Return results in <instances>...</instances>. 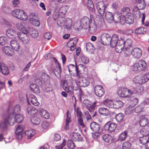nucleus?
Instances as JSON below:
<instances>
[{
  "mask_svg": "<svg viewBox=\"0 0 149 149\" xmlns=\"http://www.w3.org/2000/svg\"><path fill=\"white\" fill-rule=\"evenodd\" d=\"M91 20L88 17L84 16L81 20L80 24L79 22L77 23L74 24V27L78 31H79L82 29H87L88 28L89 25L91 22Z\"/></svg>",
  "mask_w": 149,
  "mask_h": 149,
  "instance_id": "obj_1",
  "label": "nucleus"
},
{
  "mask_svg": "<svg viewBox=\"0 0 149 149\" xmlns=\"http://www.w3.org/2000/svg\"><path fill=\"white\" fill-rule=\"evenodd\" d=\"M149 80V72L143 75H139L135 77L133 79V82L136 84L142 85Z\"/></svg>",
  "mask_w": 149,
  "mask_h": 149,
  "instance_id": "obj_2",
  "label": "nucleus"
},
{
  "mask_svg": "<svg viewBox=\"0 0 149 149\" xmlns=\"http://www.w3.org/2000/svg\"><path fill=\"white\" fill-rule=\"evenodd\" d=\"M62 87L63 88L65 91L68 93H70V94H71L72 93V89H73L75 91L79 90V91H81L78 86H77V87L75 86V88H75V85H74L73 86L72 81L71 80H69L68 81V84H69L70 83V87L68 86L67 81H62Z\"/></svg>",
  "mask_w": 149,
  "mask_h": 149,
  "instance_id": "obj_3",
  "label": "nucleus"
},
{
  "mask_svg": "<svg viewBox=\"0 0 149 149\" xmlns=\"http://www.w3.org/2000/svg\"><path fill=\"white\" fill-rule=\"evenodd\" d=\"M118 95L122 97H129L133 94V91L127 88H119L117 91Z\"/></svg>",
  "mask_w": 149,
  "mask_h": 149,
  "instance_id": "obj_4",
  "label": "nucleus"
},
{
  "mask_svg": "<svg viewBox=\"0 0 149 149\" xmlns=\"http://www.w3.org/2000/svg\"><path fill=\"white\" fill-rule=\"evenodd\" d=\"M95 3L97 10L101 16L104 15L105 8L103 0H96Z\"/></svg>",
  "mask_w": 149,
  "mask_h": 149,
  "instance_id": "obj_5",
  "label": "nucleus"
},
{
  "mask_svg": "<svg viewBox=\"0 0 149 149\" xmlns=\"http://www.w3.org/2000/svg\"><path fill=\"white\" fill-rule=\"evenodd\" d=\"M111 36L109 34L104 33L101 36V41L102 43L104 45H108L109 44V40Z\"/></svg>",
  "mask_w": 149,
  "mask_h": 149,
  "instance_id": "obj_6",
  "label": "nucleus"
},
{
  "mask_svg": "<svg viewBox=\"0 0 149 149\" xmlns=\"http://www.w3.org/2000/svg\"><path fill=\"white\" fill-rule=\"evenodd\" d=\"M94 91L95 95L98 97H102L104 94V89L101 85H96L95 87Z\"/></svg>",
  "mask_w": 149,
  "mask_h": 149,
  "instance_id": "obj_7",
  "label": "nucleus"
},
{
  "mask_svg": "<svg viewBox=\"0 0 149 149\" xmlns=\"http://www.w3.org/2000/svg\"><path fill=\"white\" fill-rule=\"evenodd\" d=\"M83 103L90 111L92 112L94 111L96 104V102L92 103L89 100H86L84 101Z\"/></svg>",
  "mask_w": 149,
  "mask_h": 149,
  "instance_id": "obj_8",
  "label": "nucleus"
},
{
  "mask_svg": "<svg viewBox=\"0 0 149 149\" xmlns=\"http://www.w3.org/2000/svg\"><path fill=\"white\" fill-rule=\"evenodd\" d=\"M116 127V124L114 123H111L110 122L108 121L104 125V128L106 131L111 132L115 129Z\"/></svg>",
  "mask_w": 149,
  "mask_h": 149,
  "instance_id": "obj_9",
  "label": "nucleus"
},
{
  "mask_svg": "<svg viewBox=\"0 0 149 149\" xmlns=\"http://www.w3.org/2000/svg\"><path fill=\"white\" fill-rule=\"evenodd\" d=\"M24 109L27 113L31 116H35L38 111L36 109L29 104Z\"/></svg>",
  "mask_w": 149,
  "mask_h": 149,
  "instance_id": "obj_10",
  "label": "nucleus"
},
{
  "mask_svg": "<svg viewBox=\"0 0 149 149\" xmlns=\"http://www.w3.org/2000/svg\"><path fill=\"white\" fill-rule=\"evenodd\" d=\"M0 72L4 75H8L9 73V70L8 67L2 62H0Z\"/></svg>",
  "mask_w": 149,
  "mask_h": 149,
  "instance_id": "obj_11",
  "label": "nucleus"
},
{
  "mask_svg": "<svg viewBox=\"0 0 149 149\" xmlns=\"http://www.w3.org/2000/svg\"><path fill=\"white\" fill-rule=\"evenodd\" d=\"M17 36L19 39L24 43H27L29 41V38L27 35L24 34L22 32H18Z\"/></svg>",
  "mask_w": 149,
  "mask_h": 149,
  "instance_id": "obj_12",
  "label": "nucleus"
},
{
  "mask_svg": "<svg viewBox=\"0 0 149 149\" xmlns=\"http://www.w3.org/2000/svg\"><path fill=\"white\" fill-rule=\"evenodd\" d=\"M119 40L117 35L116 34H113L112 37H111V39L109 40V44L111 46L113 47H115L118 43Z\"/></svg>",
  "mask_w": 149,
  "mask_h": 149,
  "instance_id": "obj_13",
  "label": "nucleus"
},
{
  "mask_svg": "<svg viewBox=\"0 0 149 149\" xmlns=\"http://www.w3.org/2000/svg\"><path fill=\"white\" fill-rule=\"evenodd\" d=\"M90 127L91 129L93 132L97 134L99 133L100 130V126L97 123L93 122L91 124Z\"/></svg>",
  "mask_w": 149,
  "mask_h": 149,
  "instance_id": "obj_14",
  "label": "nucleus"
},
{
  "mask_svg": "<svg viewBox=\"0 0 149 149\" xmlns=\"http://www.w3.org/2000/svg\"><path fill=\"white\" fill-rule=\"evenodd\" d=\"M113 14L110 12L107 11L106 12L105 15V18L106 20L109 23H112L113 22H115L113 17Z\"/></svg>",
  "mask_w": 149,
  "mask_h": 149,
  "instance_id": "obj_15",
  "label": "nucleus"
},
{
  "mask_svg": "<svg viewBox=\"0 0 149 149\" xmlns=\"http://www.w3.org/2000/svg\"><path fill=\"white\" fill-rule=\"evenodd\" d=\"M141 55L142 51L140 48H135L132 49V56L133 57L139 58L141 56Z\"/></svg>",
  "mask_w": 149,
  "mask_h": 149,
  "instance_id": "obj_16",
  "label": "nucleus"
},
{
  "mask_svg": "<svg viewBox=\"0 0 149 149\" xmlns=\"http://www.w3.org/2000/svg\"><path fill=\"white\" fill-rule=\"evenodd\" d=\"M2 50L5 54L9 56H11L14 54V52L13 49L9 46H6L3 47Z\"/></svg>",
  "mask_w": 149,
  "mask_h": 149,
  "instance_id": "obj_17",
  "label": "nucleus"
},
{
  "mask_svg": "<svg viewBox=\"0 0 149 149\" xmlns=\"http://www.w3.org/2000/svg\"><path fill=\"white\" fill-rule=\"evenodd\" d=\"M28 102H31L32 104L36 106H38L40 104L37 101V98L33 95H29Z\"/></svg>",
  "mask_w": 149,
  "mask_h": 149,
  "instance_id": "obj_18",
  "label": "nucleus"
},
{
  "mask_svg": "<svg viewBox=\"0 0 149 149\" xmlns=\"http://www.w3.org/2000/svg\"><path fill=\"white\" fill-rule=\"evenodd\" d=\"M71 138L75 141H81L82 138L81 135L78 133L74 132L70 135Z\"/></svg>",
  "mask_w": 149,
  "mask_h": 149,
  "instance_id": "obj_19",
  "label": "nucleus"
},
{
  "mask_svg": "<svg viewBox=\"0 0 149 149\" xmlns=\"http://www.w3.org/2000/svg\"><path fill=\"white\" fill-rule=\"evenodd\" d=\"M115 47H116L115 51L116 52L118 53L121 52L124 47L123 42L122 40H121V39H120L118 43L117 44Z\"/></svg>",
  "mask_w": 149,
  "mask_h": 149,
  "instance_id": "obj_20",
  "label": "nucleus"
},
{
  "mask_svg": "<svg viewBox=\"0 0 149 149\" xmlns=\"http://www.w3.org/2000/svg\"><path fill=\"white\" fill-rule=\"evenodd\" d=\"M6 35L8 37L12 38H15L16 36H17V33L15 30L9 28L6 31Z\"/></svg>",
  "mask_w": 149,
  "mask_h": 149,
  "instance_id": "obj_21",
  "label": "nucleus"
},
{
  "mask_svg": "<svg viewBox=\"0 0 149 149\" xmlns=\"http://www.w3.org/2000/svg\"><path fill=\"white\" fill-rule=\"evenodd\" d=\"M79 86L82 87H86L89 84V81L86 78L82 77L80 81H78Z\"/></svg>",
  "mask_w": 149,
  "mask_h": 149,
  "instance_id": "obj_22",
  "label": "nucleus"
},
{
  "mask_svg": "<svg viewBox=\"0 0 149 149\" xmlns=\"http://www.w3.org/2000/svg\"><path fill=\"white\" fill-rule=\"evenodd\" d=\"M3 119H6L8 122L7 124V128H8V125H13L15 122V119L14 116L11 114L9 115L8 118H5Z\"/></svg>",
  "mask_w": 149,
  "mask_h": 149,
  "instance_id": "obj_23",
  "label": "nucleus"
},
{
  "mask_svg": "<svg viewBox=\"0 0 149 149\" xmlns=\"http://www.w3.org/2000/svg\"><path fill=\"white\" fill-rule=\"evenodd\" d=\"M71 113L68 110L67 111L66 113V123L64 129L67 130L69 128V123L71 122Z\"/></svg>",
  "mask_w": 149,
  "mask_h": 149,
  "instance_id": "obj_24",
  "label": "nucleus"
},
{
  "mask_svg": "<svg viewBox=\"0 0 149 149\" xmlns=\"http://www.w3.org/2000/svg\"><path fill=\"white\" fill-rule=\"evenodd\" d=\"M10 45L13 49L18 51L19 49V45L16 40H12L10 42Z\"/></svg>",
  "mask_w": 149,
  "mask_h": 149,
  "instance_id": "obj_25",
  "label": "nucleus"
},
{
  "mask_svg": "<svg viewBox=\"0 0 149 149\" xmlns=\"http://www.w3.org/2000/svg\"><path fill=\"white\" fill-rule=\"evenodd\" d=\"M99 113L100 115L103 116H108L109 114V111L107 108L102 107L98 109Z\"/></svg>",
  "mask_w": 149,
  "mask_h": 149,
  "instance_id": "obj_26",
  "label": "nucleus"
},
{
  "mask_svg": "<svg viewBox=\"0 0 149 149\" xmlns=\"http://www.w3.org/2000/svg\"><path fill=\"white\" fill-rule=\"evenodd\" d=\"M76 42L74 40H71L67 43V46L70 48V51H73L76 48Z\"/></svg>",
  "mask_w": 149,
  "mask_h": 149,
  "instance_id": "obj_27",
  "label": "nucleus"
},
{
  "mask_svg": "<svg viewBox=\"0 0 149 149\" xmlns=\"http://www.w3.org/2000/svg\"><path fill=\"white\" fill-rule=\"evenodd\" d=\"M126 18V22L128 24H131L134 21V17L133 15L131 13H128L125 16Z\"/></svg>",
  "mask_w": 149,
  "mask_h": 149,
  "instance_id": "obj_28",
  "label": "nucleus"
},
{
  "mask_svg": "<svg viewBox=\"0 0 149 149\" xmlns=\"http://www.w3.org/2000/svg\"><path fill=\"white\" fill-rule=\"evenodd\" d=\"M132 47H125L123 52L124 56L125 57H129L130 55H132Z\"/></svg>",
  "mask_w": 149,
  "mask_h": 149,
  "instance_id": "obj_29",
  "label": "nucleus"
},
{
  "mask_svg": "<svg viewBox=\"0 0 149 149\" xmlns=\"http://www.w3.org/2000/svg\"><path fill=\"white\" fill-rule=\"evenodd\" d=\"M120 39L123 42L124 47L125 46V47H132V41L131 39L128 38L125 40L122 38H120Z\"/></svg>",
  "mask_w": 149,
  "mask_h": 149,
  "instance_id": "obj_30",
  "label": "nucleus"
},
{
  "mask_svg": "<svg viewBox=\"0 0 149 149\" xmlns=\"http://www.w3.org/2000/svg\"><path fill=\"white\" fill-rule=\"evenodd\" d=\"M102 138L103 140L106 142L110 143L112 142V137L109 134H104L102 136Z\"/></svg>",
  "mask_w": 149,
  "mask_h": 149,
  "instance_id": "obj_31",
  "label": "nucleus"
},
{
  "mask_svg": "<svg viewBox=\"0 0 149 149\" xmlns=\"http://www.w3.org/2000/svg\"><path fill=\"white\" fill-rule=\"evenodd\" d=\"M41 78L42 79L43 83L46 84L48 82L50 77L48 75L45 73H42L41 74Z\"/></svg>",
  "mask_w": 149,
  "mask_h": 149,
  "instance_id": "obj_32",
  "label": "nucleus"
},
{
  "mask_svg": "<svg viewBox=\"0 0 149 149\" xmlns=\"http://www.w3.org/2000/svg\"><path fill=\"white\" fill-rule=\"evenodd\" d=\"M149 140V135H144L140 137L139 140L140 143L142 145H146Z\"/></svg>",
  "mask_w": 149,
  "mask_h": 149,
  "instance_id": "obj_33",
  "label": "nucleus"
},
{
  "mask_svg": "<svg viewBox=\"0 0 149 149\" xmlns=\"http://www.w3.org/2000/svg\"><path fill=\"white\" fill-rule=\"evenodd\" d=\"M132 69L133 71L134 72H140L142 71L141 66L138 61L134 64L132 66Z\"/></svg>",
  "mask_w": 149,
  "mask_h": 149,
  "instance_id": "obj_34",
  "label": "nucleus"
},
{
  "mask_svg": "<svg viewBox=\"0 0 149 149\" xmlns=\"http://www.w3.org/2000/svg\"><path fill=\"white\" fill-rule=\"evenodd\" d=\"M103 104L108 107L113 108L114 101L109 99H107L103 101Z\"/></svg>",
  "mask_w": 149,
  "mask_h": 149,
  "instance_id": "obj_35",
  "label": "nucleus"
},
{
  "mask_svg": "<svg viewBox=\"0 0 149 149\" xmlns=\"http://www.w3.org/2000/svg\"><path fill=\"white\" fill-rule=\"evenodd\" d=\"M140 118L141 120L139 123L140 126L142 127H143L147 125L148 121V118H146L143 116H141Z\"/></svg>",
  "mask_w": 149,
  "mask_h": 149,
  "instance_id": "obj_36",
  "label": "nucleus"
},
{
  "mask_svg": "<svg viewBox=\"0 0 149 149\" xmlns=\"http://www.w3.org/2000/svg\"><path fill=\"white\" fill-rule=\"evenodd\" d=\"M31 90L36 93L40 92V90L38 86L36 84H31L30 86Z\"/></svg>",
  "mask_w": 149,
  "mask_h": 149,
  "instance_id": "obj_37",
  "label": "nucleus"
},
{
  "mask_svg": "<svg viewBox=\"0 0 149 149\" xmlns=\"http://www.w3.org/2000/svg\"><path fill=\"white\" fill-rule=\"evenodd\" d=\"M113 108L118 109L122 107L124 105L123 103L121 101H114Z\"/></svg>",
  "mask_w": 149,
  "mask_h": 149,
  "instance_id": "obj_38",
  "label": "nucleus"
},
{
  "mask_svg": "<svg viewBox=\"0 0 149 149\" xmlns=\"http://www.w3.org/2000/svg\"><path fill=\"white\" fill-rule=\"evenodd\" d=\"M35 133V131L32 129L28 130L25 132V134L28 139H30L34 135Z\"/></svg>",
  "mask_w": 149,
  "mask_h": 149,
  "instance_id": "obj_39",
  "label": "nucleus"
},
{
  "mask_svg": "<svg viewBox=\"0 0 149 149\" xmlns=\"http://www.w3.org/2000/svg\"><path fill=\"white\" fill-rule=\"evenodd\" d=\"M88 30L90 33L95 32L97 30L96 25L93 23H91L88 26Z\"/></svg>",
  "mask_w": 149,
  "mask_h": 149,
  "instance_id": "obj_40",
  "label": "nucleus"
},
{
  "mask_svg": "<svg viewBox=\"0 0 149 149\" xmlns=\"http://www.w3.org/2000/svg\"><path fill=\"white\" fill-rule=\"evenodd\" d=\"M23 13V10L18 9L15 10L12 12V14L14 17L19 18L20 14Z\"/></svg>",
  "mask_w": 149,
  "mask_h": 149,
  "instance_id": "obj_41",
  "label": "nucleus"
},
{
  "mask_svg": "<svg viewBox=\"0 0 149 149\" xmlns=\"http://www.w3.org/2000/svg\"><path fill=\"white\" fill-rule=\"evenodd\" d=\"M32 116L31 119V123L35 125H39L41 121L40 119L36 116Z\"/></svg>",
  "mask_w": 149,
  "mask_h": 149,
  "instance_id": "obj_42",
  "label": "nucleus"
},
{
  "mask_svg": "<svg viewBox=\"0 0 149 149\" xmlns=\"http://www.w3.org/2000/svg\"><path fill=\"white\" fill-rule=\"evenodd\" d=\"M40 114L41 116L44 118L47 119L49 117V113L46 110L41 109L40 110Z\"/></svg>",
  "mask_w": 149,
  "mask_h": 149,
  "instance_id": "obj_43",
  "label": "nucleus"
},
{
  "mask_svg": "<svg viewBox=\"0 0 149 149\" xmlns=\"http://www.w3.org/2000/svg\"><path fill=\"white\" fill-rule=\"evenodd\" d=\"M72 24V20L70 19H68L64 21V26L67 30H70Z\"/></svg>",
  "mask_w": 149,
  "mask_h": 149,
  "instance_id": "obj_44",
  "label": "nucleus"
},
{
  "mask_svg": "<svg viewBox=\"0 0 149 149\" xmlns=\"http://www.w3.org/2000/svg\"><path fill=\"white\" fill-rule=\"evenodd\" d=\"M8 122L6 119H3L2 121H0V129L1 128L3 130H7V124Z\"/></svg>",
  "mask_w": 149,
  "mask_h": 149,
  "instance_id": "obj_45",
  "label": "nucleus"
},
{
  "mask_svg": "<svg viewBox=\"0 0 149 149\" xmlns=\"http://www.w3.org/2000/svg\"><path fill=\"white\" fill-rule=\"evenodd\" d=\"M128 136V132L126 130H125L121 133L119 136V139L122 141H124Z\"/></svg>",
  "mask_w": 149,
  "mask_h": 149,
  "instance_id": "obj_46",
  "label": "nucleus"
},
{
  "mask_svg": "<svg viewBox=\"0 0 149 149\" xmlns=\"http://www.w3.org/2000/svg\"><path fill=\"white\" fill-rule=\"evenodd\" d=\"M130 9L128 7H125L123 8L121 11V16H126L128 13H130Z\"/></svg>",
  "mask_w": 149,
  "mask_h": 149,
  "instance_id": "obj_47",
  "label": "nucleus"
},
{
  "mask_svg": "<svg viewBox=\"0 0 149 149\" xmlns=\"http://www.w3.org/2000/svg\"><path fill=\"white\" fill-rule=\"evenodd\" d=\"M58 65L57 66H56V68L55 69V71L54 72L55 74L57 77L60 76L61 72V69L60 65Z\"/></svg>",
  "mask_w": 149,
  "mask_h": 149,
  "instance_id": "obj_48",
  "label": "nucleus"
},
{
  "mask_svg": "<svg viewBox=\"0 0 149 149\" xmlns=\"http://www.w3.org/2000/svg\"><path fill=\"white\" fill-rule=\"evenodd\" d=\"M138 62L141 66L142 71L146 70L147 66V63L146 61L142 60H139Z\"/></svg>",
  "mask_w": 149,
  "mask_h": 149,
  "instance_id": "obj_49",
  "label": "nucleus"
},
{
  "mask_svg": "<svg viewBox=\"0 0 149 149\" xmlns=\"http://www.w3.org/2000/svg\"><path fill=\"white\" fill-rule=\"evenodd\" d=\"M76 73L75 75V82H76V85L78 86L77 85V82L78 83V81H80L81 79L83 77L81 76L80 73L79 72L78 70L76 71Z\"/></svg>",
  "mask_w": 149,
  "mask_h": 149,
  "instance_id": "obj_50",
  "label": "nucleus"
},
{
  "mask_svg": "<svg viewBox=\"0 0 149 149\" xmlns=\"http://www.w3.org/2000/svg\"><path fill=\"white\" fill-rule=\"evenodd\" d=\"M14 118L15 122L17 123H20L22 122L23 120V116L20 114H17L15 117Z\"/></svg>",
  "mask_w": 149,
  "mask_h": 149,
  "instance_id": "obj_51",
  "label": "nucleus"
},
{
  "mask_svg": "<svg viewBox=\"0 0 149 149\" xmlns=\"http://www.w3.org/2000/svg\"><path fill=\"white\" fill-rule=\"evenodd\" d=\"M87 6L90 10L93 11L94 10V4L91 0H88L87 2Z\"/></svg>",
  "mask_w": 149,
  "mask_h": 149,
  "instance_id": "obj_52",
  "label": "nucleus"
},
{
  "mask_svg": "<svg viewBox=\"0 0 149 149\" xmlns=\"http://www.w3.org/2000/svg\"><path fill=\"white\" fill-rule=\"evenodd\" d=\"M69 71L70 72L74 71H76L78 70V67L73 64H70L68 66Z\"/></svg>",
  "mask_w": 149,
  "mask_h": 149,
  "instance_id": "obj_53",
  "label": "nucleus"
},
{
  "mask_svg": "<svg viewBox=\"0 0 149 149\" xmlns=\"http://www.w3.org/2000/svg\"><path fill=\"white\" fill-rule=\"evenodd\" d=\"M86 48L87 50L89 52H92L95 49V48L93 44L90 42H88L86 44Z\"/></svg>",
  "mask_w": 149,
  "mask_h": 149,
  "instance_id": "obj_54",
  "label": "nucleus"
},
{
  "mask_svg": "<svg viewBox=\"0 0 149 149\" xmlns=\"http://www.w3.org/2000/svg\"><path fill=\"white\" fill-rule=\"evenodd\" d=\"M119 19L118 20H115V22H120L121 24H123L126 22V18L125 16H119Z\"/></svg>",
  "mask_w": 149,
  "mask_h": 149,
  "instance_id": "obj_55",
  "label": "nucleus"
},
{
  "mask_svg": "<svg viewBox=\"0 0 149 149\" xmlns=\"http://www.w3.org/2000/svg\"><path fill=\"white\" fill-rule=\"evenodd\" d=\"M67 146L70 149H73L75 147V146L73 142L70 139H69L67 142Z\"/></svg>",
  "mask_w": 149,
  "mask_h": 149,
  "instance_id": "obj_56",
  "label": "nucleus"
},
{
  "mask_svg": "<svg viewBox=\"0 0 149 149\" xmlns=\"http://www.w3.org/2000/svg\"><path fill=\"white\" fill-rule=\"evenodd\" d=\"M123 114L122 113H120L116 115L115 118L118 122H120L123 119Z\"/></svg>",
  "mask_w": 149,
  "mask_h": 149,
  "instance_id": "obj_57",
  "label": "nucleus"
},
{
  "mask_svg": "<svg viewBox=\"0 0 149 149\" xmlns=\"http://www.w3.org/2000/svg\"><path fill=\"white\" fill-rule=\"evenodd\" d=\"M19 19L23 20L26 21L28 19V16L23 11V13L20 14L19 16Z\"/></svg>",
  "mask_w": 149,
  "mask_h": 149,
  "instance_id": "obj_58",
  "label": "nucleus"
},
{
  "mask_svg": "<svg viewBox=\"0 0 149 149\" xmlns=\"http://www.w3.org/2000/svg\"><path fill=\"white\" fill-rule=\"evenodd\" d=\"M30 33L31 36L34 38L37 37L38 35V31L33 29H31Z\"/></svg>",
  "mask_w": 149,
  "mask_h": 149,
  "instance_id": "obj_59",
  "label": "nucleus"
},
{
  "mask_svg": "<svg viewBox=\"0 0 149 149\" xmlns=\"http://www.w3.org/2000/svg\"><path fill=\"white\" fill-rule=\"evenodd\" d=\"M140 17L141 19V21L142 24L145 26H149V22L147 21H146L144 22V19H145L144 14L142 13V14H141L140 15Z\"/></svg>",
  "mask_w": 149,
  "mask_h": 149,
  "instance_id": "obj_60",
  "label": "nucleus"
},
{
  "mask_svg": "<svg viewBox=\"0 0 149 149\" xmlns=\"http://www.w3.org/2000/svg\"><path fill=\"white\" fill-rule=\"evenodd\" d=\"M64 19L63 18L60 17L58 18L57 22V25L60 26H64Z\"/></svg>",
  "mask_w": 149,
  "mask_h": 149,
  "instance_id": "obj_61",
  "label": "nucleus"
},
{
  "mask_svg": "<svg viewBox=\"0 0 149 149\" xmlns=\"http://www.w3.org/2000/svg\"><path fill=\"white\" fill-rule=\"evenodd\" d=\"M134 108L132 107H129L127 108L125 111V113L127 115H129L132 113L134 110Z\"/></svg>",
  "mask_w": 149,
  "mask_h": 149,
  "instance_id": "obj_62",
  "label": "nucleus"
},
{
  "mask_svg": "<svg viewBox=\"0 0 149 149\" xmlns=\"http://www.w3.org/2000/svg\"><path fill=\"white\" fill-rule=\"evenodd\" d=\"M7 43V38L4 36L0 37V45H6Z\"/></svg>",
  "mask_w": 149,
  "mask_h": 149,
  "instance_id": "obj_63",
  "label": "nucleus"
},
{
  "mask_svg": "<svg viewBox=\"0 0 149 149\" xmlns=\"http://www.w3.org/2000/svg\"><path fill=\"white\" fill-rule=\"evenodd\" d=\"M131 146V143L128 142H125L122 144L123 149H129Z\"/></svg>",
  "mask_w": 149,
  "mask_h": 149,
  "instance_id": "obj_64",
  "label": "nucleus"
}]
</instances>
